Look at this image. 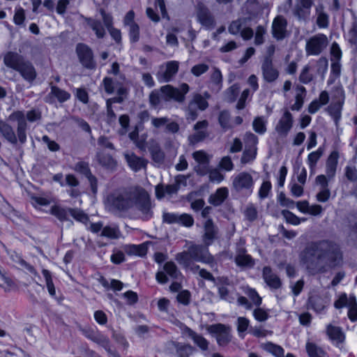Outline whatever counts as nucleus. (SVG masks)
Returning <instances> with one entry per match:
<instances>
[{
    "instance_id": "nucleus-41",
    "label": "nucleus",
    "mask_w": 357,
    "mask_h": 357,
    "mask_svg": "<svg viewBox=\"0 0 357 357\" xmlns=\"http://www.w3.org/2000/svg\"><path fill=\"white\" fill-rule=\"evenodd\" d=\"M101 236L111 239H116L120 236V231L116 225H109L102 228Z\"/></svg>"
},
{
    "instance_id": "nucleus-24",
    "label": "nucleus",
    "mask_w": 357,
    "mask_h": 357,
    "mask_svg": "<svg viewBox=\"0 0 357 357\" xmlns=\"http://www.w3.org/2000/svg\"><path fill=\"white\" fill-rule=\"evenodd\" d=\"M263 278L271 288L278 289L281 285L280 279L273 273L268 266H266L263 269Z\"/></svg>"
},
{
    "instance_id": "nucleus-50",
    "label": "nucleus",
    "mask_w": 357,
    "mask_h": 357,
    "mask_svg": "<svg viewBox=\"0 0 357 357\" xmlns=\"http://www.w3.org/2000/svg\"><path fill=\"white\" fill-rule=\"evenodd\" d=\"M352 298L356 297L353 295H350L349 297H347L346 294H340L337 300L334 303L335 307L337 309H341L344 307H349V303Z\"/></svg>"
},
{
    "instance_id": "nucleus-17",
    "label": "nucleus",
    "mask_w": 357,
    "mask_h": 357,
    "mask_svg": "<svg viewBox=\"0 0 357 357\" xmlns=\"http://www.w3.org/2000/svg\"><path fill=\"white\" fill-rule=\"evenodd\" d=\"M74 170L85 175L88 178L92 192L96 193L97 191V180L91 174L89 165L85 162H79L75 165Z\"/></svg>"
},
{
    "instance_id": "nucleus-12",
    "label": "nucleus",
    "mask_w": 357,
    "mask_h": 357,
    "mask_svg": "<svg viewBox=\"0 0 357 357\" xmlns=\"http://www.w3.org/2000/svg\"><path fill=\"white\" fill-rule=\"evenodd\" d=\"M272 33L277 40H282L287 35V21L282 15L275 17L272 23Z\"/></svg>"
},
{
    "instance_id": "nucleus-14",
    "label": "nucleus",
    "mask_w": 357,
    "mask_h": 357,
    "mask_svg": "<svg viewBox=\"0 0 357 357\" xmlns=\"http://www.w3.org/2000/svg\"><path fill=\"white\" fill-rule=\"evenodd\" d=\"M292 126V115L288 110H285L275 126V131L279 135L286 137L291 130Z\"/></svg>"
},
{
    "instance_id": "nucleus-1",
    "label": "nucleus",
    "mask_w": 357,
    "mask_h": 357,
    "mask_svg": "<svg viewBox=\"0 0 357 357\" xmlns=\"http://www.w3.org/2000/svg\"><path fill=\"white\" fill-rule=\"evenodd\" d=\"M301 260L310 273L316 274L339 265L342 253L338 245L321 241L308 245L301 255Z\"/></svg>"
},
{
    "instance_id": "nucleus-55",
    "label": "nucleus",
    "mask_w": 357,
    "mask_h": 357,
    "mask_svg": "<svg viewBox=\"0 0 357 357\" xmlns=\"http://www.w3.org/2000/svg\"><path fill=\"white\" fill-rule=\"evenodd\" d=\"M52 94L56 97L60 102H64L69 99L70 94L56 86H52L51 90Z\"/></svg>"
},
{
    "instance_id": "nucleus-48",
    "label": "nucleus",
    "mask_w": 357,
    "mask_h": 357,
    "mask_svg": "<svg viewBox=\"0 0 357 357\" xmlns=\"http://www.w3.org/2000/svg\"><path fill=\"white\" fill-rule=\"evenodd\" d=\"M235 261L239 266H252L253 265L251 257L244 253L238 254L236 257Z\"/></svg>"
},
{
    "instance_id": "nucleus-40",
    "label": "nucleus",
    "mask_w": 357,
    "mask_h": 357,
    "mask_svg": "<svg viewBox=\"0 0 357 357\" xmlns=\"http://www.w3.org/2000/svg\"><path fill=\"white\" fill-rule=\"evenodd\" d=\"M52 202L50 197L33 196L31 197V204L37 209L50 205Z\"/></svg>"
},
{
    "instance_id": "nucleus-38",
    "label": "nucleus",
    "mask_w": 357,
    "mask_h": 357,
    "mask_svg": "<svg viewBox=\"0 0 357 357\" xmlns=\"http://www.w3.org/2000/svg\"><path fill=\"white\" fill-rule=\"evenodd\" d=\"M153 160L157 164H162L164 161L165 154L158 144H153L149 148Z\"/></svg>"
},
{
    "instance_id": "nucleus-54",
    "label": "nucleus",
    "mask_w": 357,
    "mask_h": 357,
    "mask_svg": "<svg viewBox=\"0 0 357 357\" xmlns=\"http://www.w3.org/2000/svg\"><path fill=\"white\" fill-rule=\"evenodd\" d=\"M244 142L245 148H255L257 149L258 144L257 137L252 132H247L244 137Z\"/></svg>"
},
{
    "instance_id": "nucleus-2",
    "label": "nucleus",
    "mask_w": 357,
    "mask_h": 357,
    "mask_svg": "<svg viewBox=\"0 0 357 357\" xmlns=\"http://www.w3.org/2000/svg\"><path fill=\"white\" fill-rule=\"evenodd\" d=\"M176 260L180 265L185 268L190 269L195 272L198 271L199 266L195 265L193 261L210 264L213 262V258L208 252L207 248L202 245L191 244L188 251H183L176 255Z\"/></svg>"
},
{
    "instance_id": "nucleus-19",
    "label": "nucleus",
    "mask_w": 357,
    "mask_h": 357,
    "mask_svg": "<svg viewBox=\"0 0 357 357\" xmlns=\"http://www.w3.org/2000/svg\"><path fill=\"white\" fill-rule=\"evenodd\" d=\"M339 159V153L337 151H332L328 155L326 162V173L328 178H333L336 172Z\"/></svg>"
},
{
    "instance_id": "nucleus-9",
    "label": "nucleus",
    "mask_w": 357,
    "mask_h": 357,
    "mask_svg": "<svg viewBox=\"0 0 357 357\" xmlns=\"http://www.w3.org/2000/svg\"><path fill=\"white\" fill-rule=\"evenodd\" d=\"M192 158L197 163L194 168L195 171L199 175H206L208 172L211 155L203 150H199L192 153Z\"/></svg>"
},
{
    "instance_id": "nucleus-33",
    "label": "nucleus",
    "mask_w": 357,
    "mask_h": 357,
    "mask_svg": "<svg viewBox=\"0 0 357 357\" xmlns=\"http://www.w3.org/2000/svg\"><path fill=\"white\" fill-rule=\"evenodd\" d=\"M17 71H19L22 76L29 82L33 81L36 76V73L33 66L31 63L24 61Z\"/></svg>"
},
{
    "instance_id": "nucleus-47",
    "label": "nucleus",
    "mask_w": 357,
    "mask_h": 357,
    "mask_svg": "<svg viewBox=\"0 0 357 357\" xmlns=\"http://www.w3.org/2000/svg\"><path fill=\"white\" fill-rule=\"evenodd\" d=\"M282 214L287 222L294 225H298L306 220L305 218L300 219L295 214L287 210L282 211Z\"/></svg>"
},
{
    "instance_id": "nucleus-60",
    "label": "nucleus",
    "mask_w": 357,
    "mask_h": 357,
    "mask_svg": "<svg viewBox=\"0 0 357 357\" xmlns=\"http://www.w3.org/2000/svg\"><path fill=\"white\" fill-rule=\"evenodd\" d=\"M26 123H20L17 124V135L19 141L24 144L26 141Z\"/></svg>"
},
{
    "instance_id": "nucleus-13",
    "label": "nucleus",
    "mask_w": 357,
    "mask_h": 357,
    "mask_svg": "<svg viewBox=\"0 0 357 357\" xmlns=\"http://www.w3.org/2000/svg\"><path fill=\"white\" fill-rule=\"evenodd\" d=\"M163 220L168 224L178 223L187 227L192 226L194 223L192 217L186 213H167L163 215Z\"/></svg>"
},
{
    "instance_id": "nucleus-59",
    "label": "nucleus",
    "mask_w": 357,
    "mask_h": 357,
    "mask_svg": "<svg viewBox=\"0 0 357 357\" xmlns=\"http://www.w3.org/2000/svg\"><path fill=\"white\" fill-rule=\"evenodd\" d=\"M348 317L351 321L357 320V303L356 298H352L349 306Z\"/></svg>"
},
{
    "instance_id": "nucleus-31",
    "label": "nucleus",
    "mask_w": 357,
    "mask_h": 357,
    "mask_svg": "<svg viewBox=\"0 0 357 357\" xmlns=\"http://www.w3.org/2000/svg\"><path fill=\"white\" fill-rule=\"evenodd\" d=\"M261 348L275 357H284V350L280 345L271 342H267L261 344Z\"/></svg>"
},
{
    "instance_id": "nucleus-35",
    "label": "nucleus",
    "mask_w": 357,
    "mask_h": 357,
    "mask_svg": "<svg viewBox=\"0 0 357 357\" xmlns=\"http://www.w3.org/2000/svg\"><path fill=\"white\" fill-rule=\"evenodd\" d=\"M317 24L321 29L327 28L329 24V17L324 10L322 5L316 7Z\"/></svg>"
},
{
    "instance_id": "nucleus-25",
    "label": "nucleus",
    "mask_w": 357,
    "mask_h": 357,
    "mask_svg": "<svg viewBox=\"0 0 357 357\" xmlns=\"http://www.w3.org/2000/svg\"><path fill=\"white\" fill-rule=\"evenodd\" d=\"M326 333L329 338L335 344L342 343L344 340V334L338 326L329 324L326 328Z\"/></svg>"
},
{
    "instance_id": "nucleus-62",
    "label": "nucleus",
    "mask_w": 357,
    "mask_h": 357,
    "mask_svg": "<svg viewBox=\"0 0 357 357\" xmlns=\"http://www.w3.org/2000/svg\"><path fill=\"white\" fill-rule=\"evenodd\" d=\"M331 61H340L342 57V51L337 43H333L331 48Z\"/></svg>"
},
{
    "instance_id": "nucleus-5",
    "label": "nucleus",
    "mask_w": 357,
    "mask_h": 357,
    "mask_svg": "<svg viewBox=\"0 0 357 357\" xmlns=\"http://www.w3.org/2000/svg\"><path fill=\"white\" fill-rule=\"evenodd\" d=\"M232 188L238 193L250 195L254 189L255 181L250 172H241L231 176Z\"/></svg>"
},
{
    "instance_id": "nucleus-3",
    "label": "nucleus",
    "mask_w": 357,
    "mask_h": 357,
    "mask_svg": "<svg viewBox=\"0 0 357 357\" xmlns=\"http://www.w3.org/2000/svg\"><path fill=\"white\" fill-rule=\"evenodd\" d=\"M106 206L110 211H123L134 205L143 213H147L150 208L149 199L144 197L142 203L134 202L132 195L128 193L115 192L109 195L105 200Z\"/></svg>"
},
{
    "instance_id": "nucleus-7",
    "label": "nucleus",
    "mask_w": 357,
    "mask_h": 357,
    "mask_svg": "<svg viewBox=\"0 0 357 357\" xmlns=\"http://www.w3.org/2000/svg\"><path fill=\"white\" fill-rule=\"evenodd\" d=\"M312 4L313 0H297L291 9L293 15L300 22H307Z\"/></svg>"
},
{
    "instance_id": "nucleus-52",
    "label": "nucleus",
    "mask_w": 357,
    "mask_h": 357,
    "mask_svg": "<svg viewBox=\"0 0 357 357\" xmlns=\"http://www.w3.org/2000/svg\"><path fill=\"white\" fill-rule=\"evenodd\" d=\"M42 273L45 279L46 286H47L49 294L52 296H54L56 294V290H55L54 285L52 282V276H51L50 271L46 269H43Z\"/></svg>"
},
{
    "instance_id": "nucleus-20",
    "label": "nucleus",
    "mask_w": 357,
    "mask_h": 357,
    "mask_svg": "<svg viewBox=\"0 0 357 357\" xmlns=\"http://www.w3.org/2000/svg\"><path fill=\"white\" fill-rule=\"evenodd\" d=\"M324 148L319 146L316 151L310 153L307 155L306 163L310 169V174L315 173L318 161L320 160L324 153Z\"/></svg>"
},
{
    "instance_id": "nucleus-27",
    "label": "nucleus",
    "mask_w": 357,
    "mask_h": 357,
    "mask_svg": "<svg viewBox=\"0 0 357 357\" xmlns=\"http://www.w3.org/2000/svg\"><path fill=\"white\" fill-rule=\"evenodd\" d=\"M295 93V102L291 105V109L293 111H298L303 105L304 98L305 97V89L303 86H296L294 89Z\"/></svg>"
},
{
    "instance_id": "nucleus-36",
    "label": "nucleus",
    "mask_w": 357,
    "mask_h": 357,
    "mask_svg": "<svg viewBox=\"0 0 357 357\" xmlns=\"http://www.w3.org/2000/svg\"><path fill=\"white\" fill-rule=\"evenodd\" d=\"M103 82L105 89L107 93H112L116 91L117 93L120 96L119 97H122L127 92V89L122 86L114 87V83L110 78H105Z\"/></svg>"
},
{
    "instance_id": "nucleus-49",
    "label": "nucleus",
    "mask_w": 357,
    "mask_h": 357,
    "mask_svg": "<svg viewBox=\"0 0 357 357\" xmlns=\"http://www.w3.org/2000/svg\"><path fill=\"white\" fill-rule=\"evenodd\" d=\"M25 20V10L20 6H17L15 8V13L13 16V22L17 26L24 25Z\"/></svg>"
},
{
    "instance_id": "nucleus-53",
    "label": "nucleus",
    "mask_w": 357,
    "mask_h": 357,
    "mask_svg": "<svg viewBox=\"0 0 357 357\" xmlns=\"http://www.w3.org/2000/svg\"><path fill=\"white\" fill-rule=\"evenodd\" d=\"M209 181L213 183H220L224 179V175L218 169H210L208 168Z\"/></svg>"
},
{
    "instance_id": "nucleus-22",
    "label": "nucleus",
    "mask_w": 357,
    "mask_h": 357,
    "mask_svg": "<svg viewBox=\"0 0 357 357\" xmlns=\"http://www.w3.org/2000/svg\"><path fill=\"white\" fill-rule=\"evenodd\" d=\"M6 66L17 70L24 63L23 57L17 53L9 52L4 56Z\"/></svg>"
},
{
    "instance_id": "nucleus-42",
    "label": "nucleus",
    "mask_w": 357,
    "mask_h": 357,
    "mask_svg": "<svg viewBox=\"0 0 357 357\" xmlns=\"http://www.w3.org/2000/svg\"><path fill=\"white\" fill-rule=\"evenodd\" d=\"M266 123L267 120L264 116L257 117L252 123L253 129L256 132L263 135L266 131Z\"/></svg>"
},
{
    "instance_id": "nucleus-23",
    "label": "nucleus",
    "mask_w": 357,
    "mask_h": 357,
    "mask_svg": "<svg viewBox=\"0 0 357 357\" xmlns=\"http://www.w3.org/2000/svg\"><path fill=\"white\" fill-rule=\"evenodd\" d=\"M124 156L129 167L135 172L144 168L146 165V162L144 159L137 156L132 153H126Z\"/></svg>"
},
{
    "instance_id": "nucleus-28",
    "label": "nucleus",
    "mask_w": 357,
    "mask_h": 357,
    "mask_svg": "<svg viewBox=\"0 0 357 357\" xmlns=\"http://www.w3.org/2000/svg\"><path fill=\"white\" fill-rule=\"evenodd\" d=\"M0 132L11 144H15L17 143V136L13 128L3 121H0Z\"/></svg>"
},
{
    "instance_id": "nucleus-16",
    "label": "nucleus",
    "mask_w": 357,
    "mask_h": 357,
    "mask_svg": "<svg viewBox=\"0 0 357 357\" xmlns=\"http://www.w3.org/2000/svg\"><path fill=\"white\" fill-rule=\"evenodd\" d=\"M208 107V102L206 98L201 95H195L192 101L189 105V112L187 116L188 119L194 121L197 118V113L193 111L195 107L201 110H204Z\"/></svg>"
},
{
    "instance_id": "nucleus-57",
    "label": "nucleus",
    "mask_w": 357,
    "mask_h": 357,
    "mask_svg": "<svg viewBox=\"0 0 357 357\" xmlns=\"http://www.w3.org/2000/svg\"><path fill=\"white\" fill-rule=\"evenodd\" d=\"M312 66H306L302 70L300 75V80L304 84L309 83L313 78V75L310 72L312 70Z\"/></svg>"
},
{
    "instance_id": "nucleus-58",
    "label": "nucleus",
    "mask_w": 357,
    "mask_h": 357,
    "mask_svg": "<svg viewBox=\"0 0 357 357\" xmlns=\"http://www.w3.org/2000/svg\"><path fill=\"white\" fill-rule=\"evenodd\" d=\"M245 294L248 296L254 304L259 305L261 303V298L259 296L255 289L247 287L245 289Z\"/></svg>"
},
{
    "instance_id": "nucleus-51",
    "label": "nucleus",
    "mask_w": 357,
    "mask_h": 357,
    "mask_svg": "<svg viewBox=\"0 0 357 357\" xmlns=\"http://www.w3.org/2000/svg\"><path fill=\"white\" fill-rule=\"evenodd\" d=\"M250 321L245 317H238L237 319V331L239 336L242 338L245 336V332L248 330Z\"/></svg>"
},
{
    "instance_id": "nucleus-26",
    "label": "nucleus",
    "mask_w": 357,
    "mask_h": 357,
    "mask_svg": "<svg viewBox=\"0 0 357 357\" xmlns=\"http://www.w3.org/2000/svg\"><path fill=\"white\" fill-rule=\"evenodd\" d=\"M184 333L193 340L194 343L199 347L200 349L203 351L208 349V342L202 335L196 333L189 328H186Z\"/></svg>"
},
{
    "instance_id": "nucleus-56",
    "label": "nucleus",
    "mask_w": 357,
    "mask_h": 357,
    "mask_svg": "<svg viewBox=\"0 0 357 357\" xmlns=\"http://www.w3.org/2000/svg\"><path fill=\"white\" fill-rule=\"evenodd\" d=\"M272 188L271 183L269 181H264L258 192V195L260 199H265L268 196L269 192Z\"/></svg>"
},
{
    "instance_id": "nucleus-6",
    "label": "nucleus",
    "mask_w": 357,
    "mask_h": 357,
    "mask_svg": "<svg viewBox=\"0 0 357 357\" xmlns=\"http://www.w3.org/2000/svg\"><path fill=\"white\" fill-rule=\"evenodd\" d=\"M344 99L345 96L342 86H336L332 93V102L328 107V112L335 121V123H337L341 118Z\"/></svg>"
},
{
    "instance_id": "nucleus-8",
    "label": "nucleus",
    "mask_w": 357,
    "mask_h": 357,
    "mask_svg": "<svg viewBox=\"0 0 357 357\" xmlns=\"http://www.w3.org/2000/svg\"><path fill=\"white\" fill-rule=\"evenodd\" d=\"M328 39L324 34H317L306 43L305 51L307 55H318L327 46Z\"/></svg>"
},
{
    "instance_id": "nucleus-61",
    "label": "nucleus",
    "mask_w": 357,
    "mask_h": 357,
    "mask_svg": "<svg viewBox=\"0 0 357 357\" xmlns=\"http://www.w3.org/2000/svg\"><path fill=\"white\" fill-rule=\"evenodd\" d=\"M91 340L102 345V347H107L109 343L108 338L98 331H96L95 335L91 336Z\"/></svg>"
},
{
    "instance_id": "nucleus-63",
    "label": "nucleus",
    "mask_w": 357,
    "mask_h": 357,
    "mask_svg": "<svg viewBox=\"0 0 357 357\" xmlns=\"http://www.w3.org/2000/svg\"><path fill=\"white\" fill-rule=\"evenodd\" d=\"M219 166L227 172H230L234 169V164L229 156L223 157L220 162Z\"/></svg>"
},
{
    "instance_id": "nucleus-29",
    "label": "nucleus",
    "mask_w": 357,
    "mask_h": 357,
    "mask_svg": "<svg viewBox=\"0 0 357 357\" xmlns=\"http://www.w3.org/2000/svg\"><path fill=\"white\" fill-rule=\"evenodd\" d=\"M204 231L205 232L203 237V241L206 245L208 246L212 243L217 232L216 229L215 228L211 220L206 221L204 224Z\"/></svg>"
},
{
    "instance_id": "nucleus-64",
    "label": "nucleus",
    "mask_w": 357,
    "mask_h": 357,
    "mask_svg": "<svg viewBox=\"0 0 357 357\" xmlns=\"http://www.w3.org/2000/svg\"><path fill=\"white\" fill-rule=\"evenodd\" d=\"M253 316L258 321H264L268 318V312L261 308L255 309L253 312Z\"/></svg>"
},
{
    "instance_id": "nucleus-46",
    "label": "nucleus",
    "mask_w": 357,
    "mask_h": 357,
    "mask_svg": "<svg viewBox=\"0 0 357 357\" xmlns=\"http://www.w3.org/2000/svg\"><path fill=\"white\" fill-rule=\"evenodd\" d=\"M246 19H239L234 21L229 27V31L234 35L241 32L243 26L246 25Z\"/></svg>"
},
{
    "instance_id": "nucleus-45",
    "label": "nucleus",
    "mask_w": 357,
    "mask_h": 357,
    "mask_svg": "<svg viewBox=\"0 0 357 357\" xmlns=\"http://www.w3.org/2000/svg\"><path fill=\"white\" fill-rule=\"evenodd\" d=\"M163 270L172 278H178L180 275L176 266L172 261L166 262L163 266Z\"/></svg>"
},
{
    "instance_id": "nucleus-18",
    "label": "nucleus",
    "mask_w": 357,
    "mask_h": 357,
    "mask_svg": "<svg viewBox=\"0 0 357 357\" xmlns=\"http://www.w3.org/2000/svg\"><path fill=\"white\" fill-rule=\"evenodd\" d=\"M197 17L199 22L206 29H211L213 27L214 24L213 18L210 15L208 9L204 6H198Z\"/></svg>"
},
{
    "instance_id": "nucleus-43",
    "label": "nucleus",
    "mask_w": 357,
    "mask_h": 357,
    "mask_svg": "<svg viewBox=\"0 0 357 357\" xmlns=\"http://www.w3.org/2000/svg\"><path fill=\"white\" fill-rule=\"evenodd\" d=\"M257 149L245 148L241 161L243 164H247L252 162L257 156Z\"/></svg>"
},
{
    "instance_id": "nucleus-10",
    "label": "nucleus",
    "mask_w": 357,
    "mask_h": 357,
    "mask_svg": "<svg viewBox=\"0 0 357 357\" xmlns=\"http://www.w3.org/2000/svg\"><path fill=\"white\" fill-rule=\"evenodd\" d=\"M208 333L216 335L219 345L227 344L231 340L230 328L222 324H213L207 328Z\"/></svg>"
},
{
    "instance_id": "nucleus-39",
    "label": "nucleus",
    "mask_w": 357,
    "mask_h": 357,
    "mask_svg": "<svg viewBox=\"0 0 357 357\" xmlns=\"http://www.w3.org/2000/svg\"><path fill=\"white\" fill-rule=\"evenodd\" d=\"M147 245L145 243L140 245H130L126 247V251L129 255H134L139 257L146 255L147 252Z\"/></svg>"
},
{
    "instance_id": "nucleus-11",
    "label": "nucleus",
    "mask_w": 357,
    "mask_h": 357,
    "mask_svg": "<svg viewBox=\"0 0 357 357\" xmlns=\"http://www.w3.org/2000/svg\"><path fill=\"white\" fill-rule=\"evenodd\" d=\"M178 69V63L175 61H171L160 67L156 75L157 79L160 82H169Z\"/></svg>"
},
{
    "instance_id": "nucleus-37",
    "label": "nucleus",
    "mask_w": 357,
    "mask_h": 357,
    "mask_svg": "<svg viewBox=\"0 0 357 357\" xmlns=\"http://www.w3.org/2000/svg\"><path fill=\"white\" fill-rule=\"evenodd\" d=\"M311 307L317 313H321L327 306V301L320 297H311L309 300Z\"/></svg>"
},
{
    "instance_id": "nucleus-30",
    "label": "nucleus",
    "mask_w": 357,
    "mask_h": 357,
    "mask_svg": "<svg viewBox=\"0 0 357 357\" xmlns=\"http://www.w3.org/2000/svg\"><path fill=\"white\" fill-rule=\"evenodd\" d=\"M229 191L226 187L220 188L210 196L209 202L213 205L219 206L227 197Z\"/></svg>"
},
{
    "instance_id": "nucleus-34",
    "label": "nucleus",
    "mask_w": 357,
    "mask_h": 357,
    "mask_svg": "<svg viewBox=\"0 0 357 357\" xmlns=\"http://www.w3.org/2000/svg\"><path fill=\"white\" fill-rule=\"evenodd\" d=\"M305 349L309 357H328L326 351L312 342H307Z\"/></svg>"
},
{
    "instance_id": "nucleus-4",
    "label": "nucleus",
    "mask_w": 357,
    "mask_h": 357,
    "mask_svg": "<svg viewBox=\"0 0 357 357\" xmlns=\"http://www.w3.org/2000/svg\"><path fill=\"white\" fill-rule=\"evenodd\" d=\"M189 86L187 84H182L180 89H176L170 85H166L161 87V95L157 91H153L149 96V100L151 104L156 107L160 105L162 100L168 101L174 100L176 101L181 102L184 99V96L188 93Z\"/></svg>"
},
{
    "instance_id": "nucleus-21",
    "label": "nucleus",
    "mask_w": 357,
    "mask_h": 357,
    "mask_svg": "<svg viewBox=\"0 0 357 357\" xmlns=\"http://www.w3.org/2000/svg\"><path fill=\"white\" fill-rule=\"evenodd\" d=\"M208 123L206 121L197 122L195 126V133L189 137L190 144L197 143L206 137V133L205 131Z\"/></svg>"
},
{
    "instance_id": "nucleus-15",
    "label": "nucleus",
    "mask_w": 357,
    "mask_h": 357,
    "mask_svg": "<svg viewBox=\"0 0 357 357\" xmlns=\"http://www.w3.org/2000/svg\"><path fill=\"white\" fill-rule=\"evenodd\" d=\"M77 54L82 64L88 68L94 66L93 54L88 46L84 44H78L76 48Z\"/></svg>"
},
{
    "instance_id": "nucleus-44",
    "label": "nucleus",
    "mask_w": 357,
    "mask_h": 357,
    "mask_svg": "<svg viewBox=\"0 0 357 357\" xmlns=\"http://www.w3.org/2000/svg\"><path fill=\"white\" fill-rule=\"evenodd\" d=\"M0 287L5 291H10L15 288L14 282L9 277L6 275L0 269Z\"/></svg>"
},
{
    "instance_id": "nucleus-32",
    "label": "nucleus",
    "mask_w": 357,
    "mask_h": 357,
    "mask_svg": "<svg viewBox=\"0 0 357 357\" xmlns=\"http://www.w3.org/2000/svg\"><path fill=\"white\" fill-rule=\"evenodd\" d=\"M264 79L268 82L274 81L278 76V71L273 68L271 62L266 59L262 65Z\"/></svg>"
}]
</instances>
